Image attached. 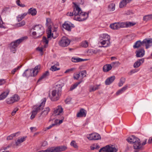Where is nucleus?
Listing matches in <instances>:
<instances>
[{"mask_svg":"<svg viewBox=\"0 0 152 152\" xmlns=\"http://www.w3.org/2000/svg\"><path fill=\"white\" fill-rule=\"evenodd\" d=\"M50 111V109L48 107H47L45 108L41 113V115H42V117H45L47 115L48 112Z\"/></svg>","mask_w":152,"mask_h":152,"instance_id":"nucleus-25","label":"nucleus"},{"mask_svg":"<svg viewBox=\"0 0 152 152\" xmlns=\"http://www.w3.org/2000/svg\"><path fill=\"white\" fill-rule=\"evenodd\" d=\"M75 69L74 68H71L67 69L64 72L65 73H69L70 72H72Z\"/></svg>","mask_w":152,"mask_h":152,"instance_id":"nucleus-51","label":"nucleus"},{"mask_svg":"<svg viewBox=\"0 0 152 152\" xmlns=\"http://www.w3.org/2000/svg\"><path fill=\"white\" fill-rule=\"evenodd\" d=\"M9 93V91L7 90L0 95V100L4 99L6 98Z\"/></svg>","mask_w":152,"mask_h":152,"instance_id":"nucleus-24","label":"nucleus"},{"mask_svg":"<svg viewBox=\"0 0 152 152\" xmlns=\"http://www.w3.org/2000/svg\"><path fill=\"white\" fill-rule=\"evenodd\" d=\"M48 28L49 29L48 31V33H47L48 38H50L51 37V36H52L53 38H56L58 36V34L56 35V36L55 37L54 36H53V33L51 34V28L50 27V26H49Z\"/></svg>","mask_w":152,"mask_h":152,"instance_id":"nucleus-27","label":"nucleus"},{"mask_svg":"<svg viewBox=\"0 0 152 152\" xmlns=\"http://www.w3.org/2000/svg\"><path fill=\"white\" fill-rule=\"evenodd\" d=\"M92 52L95 54L97 53L98 52V50H92Z\"/></svg>","mask_w":152,"mask_h":152,"instance_id":"nucleus-63","label":"nucleus"},{"mask_svg":"<svg viewBox=\"0 0 152 152\" xmlns=\"http://www.w3.org/2000/svg\"><path fill=\"white\" fill-rule=\"evenodd\" d=\"M18 109L17 108H15V109L13 111L12 113V115H14L16 112L18 111Z\"/></svg>","mask_w":152,"mask_h":152,"instance_id":"nucleus-54","label":"nucleus"},{"mask_svg":"<svg viewBox=\"0 0 152 152\" xmlns=\"http://www.w3.org/2000/svg\"><path fill=\"white\" fill-rule=\"evenodd\" d=\"M70 145L75 148H78V146L75 141H72L71 142Z\"/></svg>","mask_w":152,"mask_h":152,"instance_id":"nucleus-46","label":"nucleus"},{"mask_svg":"<svg viewBox=\"0 0 152 152\" xmlns=\"http://www.w3.org/2000/svg\"><path fill=\"white\" fill-rule=\"evenodd\" d=\"M60 68H57L55 65H53L51 66L50 68V70L52 71H55L57 70H59Z\"/></svg>","mask_w":152,"mask_h":152,"instance_id":"nucleus-43","label":"nucleus"},{"mask_svg":"<svg viewBox=\"0 0 152 152\" xmlns=\"http://www.w3.org/2000/svg\"><path fill=\"white\" fill-rule=\"evenodd\" d=\"M131 0H123L119 4V7L120 8H123L126 6V4L129 3Z\"/></svg>","mask_w":152,"mask_h":152,"instance_id":"nucleus-22","label":"nucleus"},{"mask_svg":"<svg viewBox=\"0 0 152 152\" xmlns=\"http://www.w3.org/2000/svg\"><path fill=\"white\" fill-rule=\"evenodd\" d=\"M27 14L28 13H24L20 15H19L17 17V20L18 22L20 21L27 15Z\"/></svg>","mask_w":152,"mask_h":152,"instance_id":"nucleus-32","label":"nucleus"},{"mask_svg":"<svg viewBox=\"0 0 152 152\" xmlns=\"http://www.w3.org/2000/svg\"><path fill=\"white\" fill-rule=\"evenodd\" d=\"M99 148V146L97 144H94L91 146V149L92 150L98 149Z\"/></svg>","mask_w":152,"mask_h":152,"instance_id":"nucleus-38","label":"nucleus"},{"mask_svg":"<svg viewBox=\"0 0 152 152\" xmlns=\"http://www.w3.org/2000/svg\"><path fill=\"white\" fill-rule=\"evenodd\" d=\"M46 98H44L42 99V102L41 104H40L37 108H36V109H34L37 112H39L41 110H42L43 109V107L45 106V102L46 101Z\"/></svg>","mask_w":152,"mask_h":152,"instance_id":"nucleus-14","label":"nucleus"},{"mask_svg":"<svg viewBox=\"0 0 152 152\" xmlns=\"http://www.w3.org/2000/svg\"><path fill=\"white\" fill-rule=\"evenodd\" d=\"M19 99V96L17 95H15L12 97L7 100V102L8 104H11L18 101Z\"/></svg>","mask_w":152,"mask_h":152,"instance_id":"nucleus-13","label":"nucleus"},{"mask_svg":"<svg viewBox=\"0 0 152 152\" xmlns=\"http://www.w3.org/2000/svg\"><path fill=\"white\" fill-rule=\"evenodd\" d=\"M5 81L4 80L1 79L0 80V85H3L5 83Z\"/></svg>","mask_w":152,"mask_h":152,"instance_id":"nucleus-58","label":"nucleus"},{"mask_svg":"<svg viewBox=\"0 0 152 152\" xmlns=\"http://www.w3.org/2000/svg\"><path fill=\"white\" fill-rule=\"evenodd\" d=\"M120 63L118 61L113 62L111 63V65L113 67H116L120 65Z\"/></svg>","mask_w":152,"mask_h":152,"instance_id":"nucleus-44","label":"nucleus"},{"mask_svg":"<svg viewBox=\"0 0 152 152\" xmlns=\"http://www.w3.org/2000/svg\"><path fill=\"white\" fill-rule=\"evenodd\" d=\"M26 23V22L24 20L22 21L21 22L18 23L17 24V26L20 27L24 26Z\"/></svg>","mask_w":152,"mask_h":152,"instance_id":"nucleus-47","label":"nucleus"},{"mask_svg":"<svg viewBox=\"0 0 152 152\" xmlns=\"http://www.w3.org/2000/svg\"><path fill=\"white\" fill-rule=\"evenodd\" d=\"M28 13L29 15H31L32 16H34L36 15L37 13L36 10L35 8H31L28 9Z\"/></svg>","mask_w":152,"mask_h":152,"instance_id":"nucleus-20","label":"nucleus"},{"mask_svg":"<svg viewBox=\"0 0 152 152\" xmlns=\"http://www.w3.org/2000/svg\"><path fill=\"white\" fill-rule=\"evenodd\" d=\"M58 119H56L55 121V123L52 124L50 125L48 127L46 128V130L47 129H49L51 128L52 127L58 124Z\"/></svg>","mask_w":152,"mask_h":152,"instance_id":"nucleus-40","label":"nucleus"},{"mask_svg":"<svg viewBox=\"0 0 152 152\" xmlns=\"http://www.w3.org/2000/svg\"><path fill=\"white\" fill-rule=\"evenodd\" d=\"M115 5L114 4H110L108 6V10L110 12H112L115 10Z\"/></svg>","mask_w":152,"mask_h":152,"instance_id":"nucleus-31","label":"nucleus"},{"mask_svg":"<svg viewBox=\"0 0 152 152\" xmlns=\"http://www.w3.org/2000/svg\"><path fill=\"white\" fill-rule=\"evenodd\" d=\"M125 79L123 77H121L120 80V82L118 84V86L119 87L121 86L125 83Z\"/></svg>","mask_w":152,"mask_h":152,"instance_id":"nucleus-39","label":"nucleus"},{"mask_svg":"<svg viewBox=\"0 0 152 152\" xmlns=\"http://www.w3.org/2000/svg\"><path fill=\"white\" fill-rule=\"evenodd\" d=\"M37 112H37L36 110H35L34 109L32 112V114L34 116H35Z\"/></svg>","mask_w":152,"mask_h":152,"instance_id":"nucleus-57","label":"nucleus"},{"mask_svg":"<svg viewBox=\"0 0 152 152\" xmlns=\"http://www.w3.org/2000/svg\"><path fill=\"white\" fill-rule=\"evenodd\" d=\"M110 27L112 29L114 30L118 29L120 28L118 23L110 24Z\"/></svg>","mask_w":152,"mask_h":152,"instance_id":"nucleus-28","label":"nucleus"},{"mask_svg":"<svg viewBox=\"0 0 152 152\" xmlns=\"http://www.w3.org/2000/svg\"><path fill=\"white\" fill-rule=\"evenodd\" d=\"M63 109L61 106H59L53 112V114L55 115H59L63 112Z\"/></svg>","mask_w":152,"mask_h":152,"instance_id":"nucleus-16","label":"nucleus"},{"mask_svg":"<svg viewBox=\"0 0 152 152\" xmlns=\"http://www.w3.org/2000/svg\"><path fill=\"white\" fill-rule=\"evenodd\" d=\"M112 68V66L111 64H107L104 66L103 70L104 72H107L110 70Z\"/></svg>","mask_w":152,"mask_h":152,"instance_id":"nucleus-23","label":"nucleus"},{"mask_svg":"<svg viewBox=\"0 0 152 152\" xmlns=\"http://www.w3.org/2000/svg\"><path fill=\"white\" fill-rule=\"evenodd\" d=\"M127 85H126L124 87H123L122 88H121V89L122 90L123 92H124L127 89Z\"/></svg>","mask_w":152,"mask_h":152,"instance_id":"nucleus-60","label":"nucleus"},{"mask_svg":"<svg viewBox=\"0 0 152 152\" xmlns=\"http://www.w3.org/2000/svg\"><path fill=\"white\" fill-rule=\"evenodd\" d=\"M123 92V91L121 89L119 90L116 93V94L117 95H118L122 93Z\"/></svg>","mask_w":152,"mask_h":152,"instance_id":"nucleus-56","label":"nucleus"},{"mask_svg":"<svg viewBox=\"0 0 152 152\" xmlns=\"http://www.w3.org/2000/svg\"><path fill=\"white\" fill-rule=\"evenodd\" d=\"M53 64H54L53 65H55V66H56V67L59 66V63L56 61L54 62L53 63Z\"/></svg>","mask_w":152,"mask_h":152,"instance_id":"nucleus-62","label":"nucleus"},{"mask_svg":"<svg viewBox=\"0 0 152 152\" xmlns=\"http://www.w3.org/2000/svg\"><path fill=\"white\" fill-rule=\"evenodd\" d=\"M151 19H152V14L146 15L143 18L144 21H147Z\"/></svg>","mask_w":152,"mask_h":152,"instance_id":"nucleus-35","label":"nucleus"},{"mask_svg":"<svg viewBox=\"0 0 152 152\" xmlns=\"http://www.w3.org/2000/svg\"><path fill=\"white\" fill-rule=\"evenodd\" d=\"M40 68L39 66H35L34 69H26L23 74V77H28L30 76L34 77L36 76L38 72V69Z\"/></svg>","mask_w":152,"mask_h":152,"instance_id":"nucleus-6","label":"nucleus"},{"mask_svg":"<svg viewBox=\"0 0 152 152\" xmlns=\"http://www.w3.org/2000/svg\"><path fill=\"white\" fill-rule=\"evenodd\" d=\"M26 36L22 37L21 38L11 43L10 45V49L12 52L15 53L16 51V48L18 45L22 42L25 39H26Z\"/></svg>","mask_w":152,"mask_h":152,"instance_id":"nucleus-7","label":"nucleus"},{"mask_svg":"<svg viewBox=\"0 0 152 152\" xmlns=\"http://www.w3.org/2000/svg\"><path fill=\"white\" fill-rule=\"evenodd\" d=\"M81 45L84 48H87L88 46V42L86 40L82 42Z\"/></svg>","mask_w":152,"mask_h":152,"instance_id":"nucleus-41","label":"nucleus"},{"mask_svg":"<svg viewBox=\"0 0 152 152\" xmlns=\"http://www.w3.org/2000/svg\"><path fill=\"white\" fill-rule=\"evenodd\" d=\"M120 28L127 27L126 22L118 23Z\"/></svg>","mask_w":152,"mask_h":152,"instance_id":"nucleus-42","label":"nucleus"},{"mask_svg":"<svg viewBox=\"0 0 152 152\" xmlns=\"http://www.w3.org/2000/svg\"><path fill=\"white\" fill-rule=\"evenodd\" d=\"M81 82V81H80L75 83L73 85H72L70 89V91H72V90L75 89L78 86V85Z\"/></svg>","mask_w":152,"mask_h":152,"instance_id":"nucleus-37","label":"nucleus"},{"mask_svg":"<svg viewBox=\"0 0 152 152\" xmlns=\"http://www.w3.org/2000/svg\"><path fill=\"white\" fill-rule=\"evenodd\" d=\"M144 61V58H141L137 60L134 64V68L138 67L141 64H142Z\"/></svg>","mask_w":152,"mask_h":152,"instance_id":"nucleus-19","label":"nucleus"},{"mask_svg":"<svg viewBox=\"0 0 152 152\" xmlns=\"http://www.w3.org/2000/svg\"><path fill=\"white\" fill-rule=\"evenodd\" d=\"M115 77L114 76L110 77L106 79L105 81L106 85H109L114 80Z\"/></svg>","mask_w":152,"mask_h":152,"instance_id":"nucleus-17","label":"nucleus"},{"mask_svg":"<svg viewBox=\"0 0 152 152\" xmlns=\"http://www.w3.org/2000/svg\"><path fill=\"white\" fill-rule=\"evenodd\" d=\"M35 31L32 33V35L35 38L40 37L42 35L44 32V29L43 27L40 24L35 25L31 29Z\"/></svg>","mask_w":152,"mask_h":152,"instance_id":"nucleus-3","label":"nucleus"},{"mask_svg":"<svg viewBox=\"0 0 152 152\" xmlns=\"http://www.w3.org/2000/svg\"><path fill=\"white\" fill-rule=\"evenodd\" d=\"M86 60V59H83L79 58L72 57L71 59L72 61L73 62H79Z\"/></svg>","mask_w":152,"mask_h":152,"instance_id":"nucleus-29","label":"nucleus"},{"mask_svg":"<svg viewBox=\"0 0 152 152\" xmlns=\"http://www.w3.org/2000/svg\"><path fill=\"white\" fill-rule=\"evenodd\" d=\"M128 142L134 144V148L135 149H140L142 148L140 139L135 136L132 135L126 139Z\"/></svg>","mask_w":152,"mask_h":152,"instance_id":"nucleus-5","label":"nucleus"},{"mask_svg":"<svg viewBox=\"0 0 152 152\" xmlns=\"http://www.w3.org/2000/svg\"><path fill=\"white\" fill-rule=\"evenodd\" d=\"M70 42V40L67 38L65 37H63L60 41L59 45L63 47H64L68 46Z\"/></svg>","mask_w":152,"mask_h":152,"instance_id":"nucleus-10","label":"nucleus"},{"mask_svg":"<svg viewBox=\"0 0 152 152\" xmlns=\"http://www.w3.org/2000/svg\"><path fill=\"white\" fill-rule=\"evenodd\" d=\"M20 134V132H16V133H15L13 134H12L10 135V136H8L7 137V140H12L13 139V137L15 136L17 134Z\"/></svg>","mask_w":152,"mask_h":152,"instance_id":"nucleus-36","label":"nucleus"},{"mask_svg":"<svg viewBox=\"0 0 152 152\" xmlns=\"http://www.w3.org/2000/svg\"><path fill=\"white\" fill-rule=\"evenodd\" d=\"M43 42L45 43L46 44H48V40L45 37H43L42 38Z\"/></svg>","mask_w":152,"mask_h":152,"instance_id":"nucleus-50","label":"nucleus"},{"mask_svg":"<svg viewBox=\"0 0 152 152\" xmlns=\"http://www.w3.org/2000/svg\"><path fill=\"white\" fill-rule=\"evenodd\" d=\"M22 66H18L17 67L13 69L11 71V73L12 74H14L15 72L18 70Z\"/></svg>","mask_w":152,"mask_h":152,"instance_id":"nucleus-45","label":"nucleus"},{"mask_svg":"<svg viewBox=\"0 0 152 152\" xmlns=\"http://www.w3.org/2000/svg\"><path fill=\"white\" fill-rule=\"evenodd\" d=\"M152 45V39H144L142 42L138 40L133 45L134 48H138L140 47L145 46L146 49L148 48Z\"/></svg>","mask_w":152,"mask_h":152,"instance_id":"nucleus-4","label":"nucleus"},{"mask_svg":"<svg viewBox=\"0 0 152 152\" xmlns=\"http://www.w3.org/2000/svg\"><path fill=\"white\" fill-rule=\"evenodd\" d=\"M99 43L103 46H99V47H107L110 45V40H101Z\"/></svg>","mask_w":152,"mask_h":152,"instance_id":"nucleus-15","label":"nucleus"},{"mask_svg":"<svg viewBox=\"0 0 152 152\" xmlns=\"http://www.w3.org/2000/svg\"><path fill=\"white\" fill-rule=\"evenodd\" d=\"M62 86L60 84H57L55 87V89L52 92V96L50 97L53 101H56L58 100L61 94Z\"/></svg>","mask_w":152,"mask_h":152,"instance_id":"nucleus-2","label":"nucleus"},{"mask_svg":"<svg viewBox=\"0 0 152 152\" xmlns=\"http://www.w3.org/2000/svg\"><path fill=\"white\" fill-rule=\"evenodd\" d=\"M127 85H126L124 87H123L122 88H121V89L122 90L123 92H124L127 89Z\"/></svg>","mask_w":152,"mask_h":152,"instance_id":"nucleus-59","label":"nucleus"},{"mask_svg":"<svg viewBox=\"0 0 152 152\" xmlns=\"http://www.w3.org/2000/svg\"><path fill=\"white\" fill-rule=\"evenodd\" d=\"M67 15L69 16H72L74 15L75 16L74 18V19L80 21L86 20L88 16V14L82 12L80 8L77 5L75 6L72 12H68Z\"/></svg>","mask_w":152,"mask_h":152,"instance_id":"nucleus-1","label":"nucleus"},{"mask_svg":"<svg viewBox=\"0 0 152 152\" xmlns=\"http://www.w3.org/2000/svg\"><path fill=\"white\" fill-rule=\"evenodd\" d=\"M87 138L90 140H96L101 139V137L98 133H95L87 135Z\"/></svg>","mask_w":152,"mask_h":152,"instance_id":"nucleus-11","label":"nucleus"},{"mask_svg":"<svg viewBox=\"0 0 152 152\" xmlns=\"http://www.w3.org/2000/svg\"><path fill=\"white\" fill-rule=\"evenodd\" d=\"M136 56L137 57H142L145 54V50L143 48H142L136 51Z\"/></svg>","mask_w":152,"mask_h":152,"instance_id":"nucleus-18","label":"nucleus"},{"mask_svg":"<svg viewBox=\"0 0 152 152\" xmlns=\"http://www.w3.org/2000/svg\"><path fill=\"white\" fill-rule=\"evenodd\" d=\"M80 73V74H81V77L82 78H83L86 76V71H82Z\"/></svg>","mask_w":152,"mask_h":152,"instance_id":"nucleus-48","label":"nucleus"},{"mask_svg":"<svg viewBox=\"0 0 152 152\" xmlns=\"http://www.w3.org/2000/svg\"><path fill=\"white\" fill-rule=\"evenodd\" d=\"M127 27L133 26L135 24V23L131 22H126Z\"/></svg>","mask_w":152,"mask_h":152,"instance_id":"nucleus-49","label":"nucleus"},{"mask_svg":"<svg viewBox=\"0 0 152 152\" xmlns=\"http://www.w3.org/2000/svg\"><path fill=\"white\" fill-rule=\"evenodd\" d=\"M148 143L149 144L152 143V137H150L148 140Z\"/></svg>","mask_w":152,"mask_h":152,"instance_id":"nucleus-64","label":"nucleus"},{"mask_svg":"<svg viewBox=\"0 0 152 152\" xmlns=\"http://www.w3.org/2000/svg\"><path fill=\"white\" fill-rule=\"evenodd\" d=\"M64 28L67 31H70L72 28L75 27L74 24L71 23L70 22H66L63 24Z\"/></svg>","mask_w":152,"mask_h":152,"instance_id":"nucleus-12","label":"nucleus"},{"mask_svg":"<svg viewBox=\"0 0 152 152\" xmlns=\"http://www.w3.org/2000/svg\"><path fill=\"white\" fill-rule=\"evenodd\" d=\"M49 75V73L48 71H46L39 78L37 81V82L40 81L42 79L46 78L47 76Z\"/></svg>","mask_w":152,"mask_h":152,"instance_id":"nucleus-30","label":"nucleus"},{"mask_svg":"<svg viewBox=\"0 0 152 152\" xmlns=\"http://www.w3.org/2000/svg\"><path fill=\"white\" fill-rule=\"evenodd\" d=\"M117 149L114 147L107 145L101 148L99 152H117Z\"/></svg>","mask_w":152,"mask_h":152,"instance_id":"nucleus-9","label":"nucleus"},{"mask_svg":"<svg viewBox=\"0 0 152 152\" xmlns=\"http://www.w3.org/2000/svg\"><path fill=\"white\" fill-rule=\"evenodd\" d=\"M67 147L64 146L57 147H51L45 150L47 152H60L66 150Z\"/></svg>","mask_w":152,"mask_h":152,"instance_id":"nucleus-8","label":"nucleus"},{"mask_svg":"<svg viewBox=\"0 0 152 152\" xmlns=\"http://www.w3.org/2000/svg\"><path fill=\"white\" fill-rule=\"evenodd\" d=\"M26 137H22L20 139H18L15 142L16 145L17 146H18L19 145V144L24 142L25 141Z\"/></svg>","mask_w":152,"mask_h":152,"instance_id":"nucleus-34","label":"nucleus"},{"mask_svg":"<svg viewBox=\"0 0 152 152\" xmlns=\"http://www.w3.org/2000/svg\"><path fill=\"white\" fill-rule=\"evenodd\" d=\"M101 37L102 38L101 40H110V36L107 34H103L101 36Z\"/></svg>","mask_w":152,"mask_h":152,"instance_id":"nucleus-33","label":"nucleus"},{"mask_svg":"<svg viewBox=\"0 0 152 152\" xmlns=\"http://www.w3.org/2000/svg\"><path fill=\"white\" fill-rule=\"evenodd\" d=\"M50 22V18H47L46 22V25L47 26H48V23H49Z\"/></svg>","mask_w":152,"mask_h":152,"instance_id":"nucleus-55","label":"nucleus"},{"mask_svg":"<svg viewBox=\"0 0 152 152\" xmlns=\"http://www.w3.org/2000/svg\"><path fill=\"white\" fill-rule=\"evenodd\" d=\"M48 144L47 142L46 141H44L43 142L42 144V146L44 147L46 145H47Z\"/></svg>","mask_w":152,"mask_h":152,"instance_id":"nucleus-61","label":"nucleus"},{"mask_svg":"<svg viewBox=\"0 0 152 152\" xmlns=\"http://www.w3.org/2000/svg\"><path fill=\"white\" fill-rule=\"evenodd\" d=\"M100 86V85H96V86L93 85L90 86L89 87V92H91L95 91V90L98 89L99 88V87Z\"/></svg>","mask_w":152,"mask_h":152,"instance_id":"nucleus-26","label":"nucleus"},{"mask_svg":"<svg viewBox=\"0 0 152 152\" xmlns=\"http://www.w3.org/2000/svg\"><path fill=\"white\" fill-rule=\"evenodd\" d=\"M3 22L1 19V17L0 15V28H4V26L3 25Z\"/></svg>","mask_w":152,"mask_h":152,"instance_id":"nucleus-52","label":"nucleus"},{"mask_svg":"<svg viewBox=\"0 0 152 152\" xmlns=\"http://www.w3.org/2000/svg\"><path fill=\"white\" fill-rule=\"evenodd\" d=\"M80 73H79L78 74H77L75 76H74V78L75 79L77 80L78 79L79 77H80Z\"/></svg>","mask_w":152,"mask_h":152,"instance_id":"nucleus-53","label":"nucleus"},{"mask_svg":"<svg viewBox=\"0 0 152 152\" xmlns=\"http://www.w3.org/2000/svg\"><path fill=\"white\" fill-rule=\"evenodd\" d=\"M86 110L83 109H81L80 110L79 112L77 114V117H85L86 115V113L85 112Z\"/></svg>","mask_w":152,"mask_h":152,"instance_id":"nucleus-21","label":"nucleus"}]
</instances>
